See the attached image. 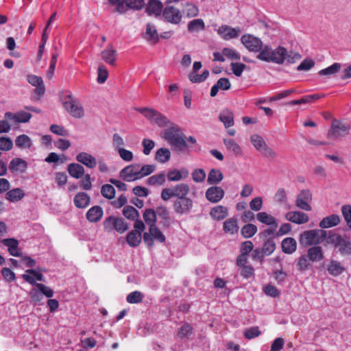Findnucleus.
<instances>
[{
  "mask_svg": "<svg viewBox=\"0 0 351 351\" xmlns=\"http://www.w3.org/2000/svg\"><path fill=\"white\" fill-rule=\"evenodd\" d=\"M103 228L107 233H111L115 230L119 234H123L129 229V225L121 217L109 216L104 219Z\"/></svg>",
  "mask_w": 351,
  "mask_h": 351,
  "instance_id": "5",
  "label": "nucleus"
},
{
  "mask_svg": "<svg viewBox=\"0 0 351 351\" xmlns=\"http://www.w3.org/2000/svg\"><path fill=\"white\" fill-rule=\"evenodd\" d=\"M258 52V59L278 64H282L285 60L288 63H293L301 58V56L298 53L288 52L283 47H278L273 49L270 46L263 44L262 48Z\"/></svg>",
  "mask_w": 351,
  "mask_h": 351,
  "instance_id": "1",
  "label": "nucleus"
},
{
  "mask_svg": "<svg viewBox=\"0 0 351 351\" xmlns=\"http://www.w3.org/2000/svg\"><path fill=\"white\" fill-rule=\"evenodd\" d=\"M250 141L253 146L265 157L274 159L276 156V152L267 146L264 139L258 134L251 136Z\"/></svg>",
  "mask_w": 351,
  "mask_h": 351,
  "instance_id": "9",
  "label": "nucleus"
},
{
  "mask_svg": "<svg viewBox=\"0 0 351 351\" xmlns=\"http://www.w3.org/2000/svg\"><path fill=\"white\" fill-rule=\"evenodd\" d=\"M143 239L149 247L154 246V240L160 243H164L166 240L165 236L156 226L149 228L148 232H144Z\"/></svg>",
  "mask_w": 351,
  "mask_h": 351,
  "instance_id": "10",
  "label": "nucleus"
},
{
  "mask_svg": "<svg viewBox=\"0 0 351 351\" xmlns=\"http://www.w3.org/2000/svg\"><path fill=\"white\" fill-rule=\"evenodd\" d=\"M340 222V217L337 215H331L324 217L320 222L319 226L322 228H328L337 226Z\"/></svg>",
  "mask_w": 351,
  "mask_h": 351,
  "instance_id": "34",
  "label": "nucleus"
},
{
  "mask_svg": "<svg viewBox=\"0 0 351 351\" xmlns=\"http://www.w3.org/2000/svg\"><path fill=\"white\" fill-rule=\"evenodd\" d=\"M101 193L104 197L111 199L115 195V189L111 184H106L101 186Z\"/></svg>",
  "mask_w": 351,
  "mask_h": 351,
  "instance_id": "56",
  "label": "nucleus"
},
{
  "mask_svg": "<svg viewBox=\"0 0 351 351\" xmlns=\"http://www.w3.org/2000/svg\"><path fill=\"white\" fill-rule=\"evenodd\" d=\"M135 110L141 113L152 123L156 124L160 127L167 125L169 121L168 119L158 111L151 108H136Z\"/></svg>",
  "mask_w": 351,
  "mask_h": 351,
  "instance_id": "6",
  "label": "nucleus"
},
{
  "mask_svg": "<svg viewBox=\"0 0 351 351\" xmlns=\"http://www.w3.org/2000/svg\"><path fill=\"white\" fill-rule=\"evenodd\" d=\"M104 211L101 206H94L86 213V219L92 223L99 221L103 217Z\"/></svg>",
  "mask_w": 351,
  "mask_h": 351,
  "instance_id": "22",
  "label": "nucleus"
},
{
  "mask_svg": "<svg viewBox=\"0 0 351 351\" xmlns=\"http://www.w3.org/2000/svg\"><path fill=\"white\" fill-rule=\"evenodd\" d=\"M144 0H125V1L126 10L128 8L140 10L144 6Z\"/></svg>",
  "mask_w": 351,
  "mask_h": 351,
  "instance_id": "58",
  "label": "nucleus"
},
{
  "mask_svg": "<svg viewBox=\"0 0 351 351\" xmlns=\"http://www.w3.org/2000/svg\"><path fill=\"white\" fill-rule=\"evenodd\" d=\"M311 261L306 254L302 255L298 259L297 269L300 271H304L311 266Z\"/></svg>",
  "mask_w": 351,
  "mask_h": 351,
  "instance_id": "51",
  "label": "nucleus"
},
{
  "mask_svg": "<svg viewBox=\"0 0 351 351\" xmlns=\"http://www.w3.org/2000/svg\"><path fill=\"white\" fill-rule=\"evenodd\" d=\"M341 69V64L338 62H335L330 65V66L322 69L319 71L318 74L319 75H327L331 76L334 75L337 73H338Z\"/></svg>",
  "mask_w": 351,
  "mask_h": 351,
  "instance_id": "47",
  "label": "nucleus"
},
{
  "mask_svg": "<svg viewBox=\"0 0 351 351\" xmlns=\"http://www.w3.org/2000/svg\"><path fill=\"white\" fill-rule=\"evenodd\" d=\"M193 206V201L188 197L176 199L173 204L174 212L178 215H186L191 212Z\"/></svg>",
  "mask_w": 351,
  "mask_h": 351,
  "instance_id": "11",
  "label": "nucleus"
},
{
  "mask_svg": "<svg viewBox=\"0 0 351 351\" xmlns=\"http://www.w3.org/2000/svg\"><path fill=\"white\" fill-rule=\"evenodd\" d=\"M219 34L222 35L225 40H230L239 36L241 30L239 27L233 28L227 25L221 26L218 30Z\"/></svg>",
  "mask_w": 351,
  "mask_h": 351,
  "instance_id": "20",
  "label": "nucleus"
},
{
  "mask_svg": "<svg viewBox=\"0 0 351 351\" xmlns=\"http://www.w3.org/2000/svg\"><path fill=\"white\" fill-rule=\"evenodd\" d=\"M311 262H319L324 258V254L320 246H313L308 249L307 254Z\"/></svg>",
  "mask_w": 351,
  "mask_h": 351,
  "instance_id": "29",
  "label": "nucleus"
},
{
  "mask_svg": "<svg viewBox=\"0 0 351 351\" xmlns=\"http://www.w3.org/2000/svg\"><path fill=\"white\" fill-rule=\"evenodd\" d=\"M69 175L75 178H80L84 174V168L78 163H71L67 167Z\"/></svg>",
  "mask_w": 351,
  "mask_h": 351,
  "instance_id": "36",
  "label": "nucleus"
},
{
  "mask_svg": "<svg viewBox=\"0 0 351 351\" xmlns=\"http://www.w3.org/2000/svg\"><path fill=\"white\" fill-rule=\"evenodd\" d=\"M204 23L201 19H194L188 24V30L189 32H199L201 29H204Z\"/></svg>",
  "mask_w": 351,
  "mask_h": 351,
  "instance_id": "55",
  "label": "nucleus"
},
{
  "mask_svg": "<svg viewBox=\"0 0 351 351\" xmlns=\"http://www.w3.org/2000/svg\"><path fill=\"white\" fill-rule=\"evenodd\" d=\"M162 8L163 5L159 0H149L146 8V12L149 15L154 14L158 16L163 11Z\"/></svg>",
  "mask_w": 351,
  "mask_h": 351,
  "instance_id": "24",
  "label": "nucleus"
},
{
  "mask_svg": "<svg viewBox=\"0 0 351 351\" xmlns=\"http://www.w3.org/2000/svg\"><path fill=\"white\" fill-rule=\"evenodd\" d=\"M143 217L149 228L156 226V213L152 208H147L144 210Z\"/></svg>",
  "mask_w": 351,
  "mask_h": 351,
  "instance_id": "37",
  "label": "nucleus"
},
{
  "mask_svg": "<svg viewBox=\"0 0 351 351\" xmlns=\"http://www.w3.org/2000/svg\"><path fill=\"white\" fill-rule=\"evenodd\" d=\"M24 196L25 193L19 188L10 190L6 193V199L11 202H18L23 198Z\"/></svg>",
  "mask_w": 351,
  "mask_h": 351,
  "instance_id": "44",
  "label": "nucleus"
},
{
  "mask_svg": "<svg viewBox=\"0 0 351 351\" xmlns=\"http://www.w3.org/2000/svg\"><path fill=\"white\" fill-rule=\"evenodd\" d=\"M162 16L170 23L179 24L182 20V14L179 9L169 5L164 8Z\"/></svg>",
  "mask_w": 351,
  "mask_h": 351,
  "instance_id": "14",
  "label": "nucleus"
},
{
  "mask_svg": "<svg viewBox=\"0 0 351 351\" xmlns=\"http://www.w3.org/2000/svg\"><path fill=\"white\" fill-rule=\"evenodd\" d=\"M224 195V190L217 186H210L205 193L206 199L213 204L219 202L223 198Z\"/></svg>",
  "mask_w": 351,
  "mask_h": 351,
  "instance_id": "15",
  "label": "nucleus"
},
{
  "mask_svg": "<svg viewBox=\"0 0 351 351\" xmlns=\"http://www.w3.org/2000/svg\"><path fill=\"white\" fill-rule=\"evenodd\" d=\"M15 144L20 149H29L32 146V141L27 135L21 134L16 138Z\"/></svg>",
  "mask_w": 351,
  "mask_h": 351,
  "instance_id": "41",
  "label": "nucleus"
},
{
  "mask_svg": "<svg viewBox=\"0 0 351 351\" xmlns=\"http://www.w3.org/2000/svg\"><path fill=\"white\" fill-rule=\"evenodd\" d=\"M145 38L149 42L156 43L158 40V34L155 26L151 23H147Z\"/></svg>",
  "mask_w": 351,
  "mask_h": 351,
  "instance_id": "42",
  "label": "nucleus"
},
{
  "mask_svg": "<svg viewBox=\"0 0 351 351\" xmlns=\"http://www.w3.org/2000/svg\"><path fill=\"white\" fill-rule=\"evenodd\" d=\"M327 237L325 230L317 229L303 232L299 238V241L304 246H308L322 243Z\"/></svg>",
  "mask_w": 351,
  "mask_h": 351,
  "instance_id": "4",
  "label": "nucleus"
},
{
  "mask_svg": "<svg viewBox=\"0 0 351 351\" xmlns=\"http://www.w3.org/2000/svg\"><path fill=\"white\" fill-rule=\"evenodd\" d=\"M76 160L89 169H93L97 166V159L87 152H80L76 156Z\"/></svg>",
  "mask_w": 351,
  "mask_h": 351,
  "instance_id": "19",
  "label": "nucleus"
},
{
  "mask_svg": "<svg viewBox=\"0 0 351 351\" xmlns=\"http://www.w3.org/2000/svg\"><path fill=\"white\" fill-rule=\"evenodd\" d=\"M162 137L173 147L179 150L186 148V143L183 134L177 126H172L165 130Z\"/></svg>",
  "mask_w": 351,
  "mask_h": 351,
  "instance_id": "3",
  "label": "nucleus"
},
{
  "mask_svg": "<svg viewBox=\"0 0 351 351\" xmlns=\"http://www.w3.org/2000/svg\"><path fill=\"white\" fill-rule=\"evenodd\" d=\"M120 177L126 182L138 180V164H132L121 169Z\"/></svg>",
  "mask_w": 351,
  "mask_h": 351,
  "instance_id": "16",
  "label": "nucleus"
},
{
  "mask_svg": "<svg viewBox=\"0 0 351 351\" xmlns=\"http://www.w3.org/2000/svg\"><path fill=\"white\" fill-rule=\"evenodd\" d=\"M282 251L287 254H292L297 250V242L292 237H287L281 242Z\"/></svg>",
  "mask_w": 351,
  "mask_h": 351,
  "instance_id": "23",
  "label": "nucleus"
},
{
  "mask_svg": "<svg viewBox=\"0 0 351 351\" xmlns=\"http://www.w3.org/2000/svg\"><path fill=\"white\" fill-rule=\"evenodd\" d=\"M223 230L227 234H233L239 230L237 219L235 218H230L226 220L223 224Z\"/></svg>",
  "mask_w": 351,
  "mask_h": 351,
  "instance_id": "35",
  "label": "nucleus"
},
{
  "mask_svg": "<svg viewBox=\"0 0 351 351\" xmlns=\"http://www.w3.org/2000/svg\"><path fill=\"white\" fill-rule=\"evenodd\" d=\"M156 216L162 220L161 223L163 226L168 227L170 224V215L167 208L165 206H158L155 210Z\"/></svg>",
  "mask_w": 351,
  "mask_h": 351,
  "instance_id": "31",
  "label": "nucleus"
},
{
  "mask_svg": "<svg viewBox=\"0 0 351 351\" xmlns=\"http://www.w3.org/2000/svg\"><path fill=\"white\" fill-rule=\"evenodd\" d=\"M27 167V163L25 160L16 158L11 160L9 165V169L11 171L25 172Z\"/></svg>",
  "mask_w": 351,
  "mask_h": 351,
  "instance_id": "32",
  "label": "nucleus"
},
{
  "mask_svg": "<svg viewBox=\"0 0 351 351\" xmlns=\"http://www.w3.org/2000/svg\"><path fill=\"white\" fill-rule=\"evenodd\" d=\"M350 125L342 121L335 119L327 133V137L332 140H338L349 133Z\"/></svg>",
  "mask_w": 351,
  "mask_h": 351,
  "instance_id": "7",
  "label": "nucleus"
},
{
  "mask_svg": "<svg viewBox=\"0 0 351 351\" xmlns=\"http://www.w3.org/2000/svg\"><path fill=\"white\" fill-rule=\"evenodd\" d=\"M64 107L74 118L80 119L84 115L82 104L75 100L71 95H67L63 102Z\"/></svg>",
  "mask_w": 351,
  "mask_h": 351,
  "instance_id": "8",
  "label": "nucleus"
},
{
  "mask_svg": "<svg viewBox=\"0 0 351 351\" xmlns=\"http://www.w3.org/2000/svg\"><path fill=\"white\" fill-rule=\"evenodd\" d=\"M223 143L226 148L232 152L235 156H241L242 154L241 147L234 140L224 138Z\"/></svg>",
  "mask_w": 351,
  "mask_h": 351,
  "instance_id": "38",
  "label": "nucleus"
},
{
  "mask_svg": "<svg viewBox=\"0 0 351 351\" xmlns=\"http://www.w3.org/2000/svg\"><path fill=\"white\" fill-rule=\"evenodd\" d=\"M108 76V72L106 68L104 65H101L98 68V76H97V82L99 84L104 83Z\"/></svg>",
  "mask_w": 351,
  "mask_h": 351,
  "instance_id": "64",
  "label": "nucleus"
},
{
  "mask_svg": "<svg viewBox=\"0 0 351 351\" xmlns=\"http://www.w3.org/2000/svg\"><path fill=\"white\" fill-rule=\"evenodd\" d=\"M117 57V53L112 47H109L101 52V58L105 62L110 65H114Z\"/></svg>",
  "mask_w": 351,
  "mask_h": 351,
  "instance_id": "28",
  "label": "nucleus"
},
{
  "mask_svg": "<svg viewBox=\"0 0 351 351\" xmlns=\"http://www.w3.org/2000/svg\"><path fill=\"white\" fill-rule=\"evenodd\" d=\"M155 169L156 166L154 165H145L141 166V165L138 164V178L141 179L150 175L155 171Z\"/></svg>",
  "mask_w": 351,
  "mask_h": 351,
  "instance_id": "54",
  "label": "nucleus"
},
{
  "mask_svg": "<svg viewBox=\"0 0 351 351\" xmlns=\"http://www.w3.org/2000/svg\"><path fill=\"white\" fill-rule=\"evenodd\" d=\"M256 232L257 227L252 223L245 225L241 230V233L245 238H250L253 237Z\"/></svg>",
  "mask_w": 351,
  "mask_h": 351,
  "instance_id": "53",
  "label": "nucleus"
},
{
  "mask_svg": "<svg viewBox=\"0 0 351 351\" xmlns=\"http://www.w3.org/2000/svg\"><path fill=\"white\" fill-rule=\"evenodd\" d=\"M165 177H166V175L164 171L161 172L160 173L152 176L149 178H148V179L147 180V184L148 185H152V186L162 185L165 182V180H166Z\"/></svg>",
  "mask_w": 351,
  "mask_h": 351,
  "instance_id": "46",
  "label": "nucleus"
},
{
  "mask_svg": "<svg viewBox=\"0 0 351 351\" xmlns=\"http://www.w3.org/2000/svg\"><path fill=\"white\" fill-rule=\"evenodd\" d=\"M256 218L258 221L266 225L274 226V227L278 226L276 219L265 212L258 213L256 215Z\"/></svg>",
  "mask_w": 351,
  "mask_h": 351,
  "instance_id": "43",
  "label": "nucleus"
},
{
  "mask_svg": "<svg viewBox=\"0 0 351 351\" xmlns=\"http://www.w3.org/2000/svg\"><path fill=\"white\" fill-rule=\"evenodd\" d=\"M332 241L341 254H351V242L348 238L335 235Z\"/></svg>",
  "mask_w": 351,
  "mask_h": 351,
  "instance_id": "17",
  "label": "nucleus"
},
{
  "mask_svg": "<svg viewBox=\"0 0 351 351\" xmlns=\"http://www.w3.org/2000/svg\"><path fill=\"white\" fill-rule=\"evenodd\" d=\"M328 271L330 275L336 276L342 274L344 271V268L339 262L331 261L328 265Z\"/></svg>",
  "mask_w": 351,
  "mask_h": 351,
  "instance_id": "48",
  "label": "nucleus"
},
{
  "mask_svg": "<svg viewBox=\"0 0 351 351\" xmlns=\"http://www.w3.org/2000/svg\"><path fill=\"white\" fill-rule=\"evenodd\" d=\"M341 213L347 226L350 228L351 226V205L342 206Z\"/></svg>",
  "mask_w": 351,
  "mask_h": 351,
  "instance_id": "59",
  "label": "nucleus"
},
{
  "mask_svg": "<svg viewBox=\"0 0 351 351\" xmlns=\"http://www.w3.org/2000/svg\"><path fill=\"white\" fill-rule=\"evenodd\" d=\"M27 80L29 84L34 86H36V93L42 95L45 93V86L43 84V79L35 75H29L27 76Z\"/></svg>",
  "mask_w": 351,
  "mask_h": 351,
  "instance_id": "27",
  "label": "nucleus"
},
{
  "mask_svg": "<svg viewBox=\"0 0 351 351\" xmlns=\"http://www.w3.org/2000/svg\"><path fill=\"white\" fill-rule=\"evenodd\" d=\"M206 174L204 169H197L192 173V178L195 182H202L206 179Z\"/></svg>",
  "mask_w": 351,
  "mask_h": 351,
  "instance_id": "60",
  "label": "nucleus"
},
{
  "mask_svg": "<svg viewBox=\"0 0 351 351\" xmlns=\"http://www.w3.org/2000/svg\"><path fill=\"white\" fill-rule=\"evenodd\" d=\"M171 189L173 197H177V199L186 197L190 191L189 186L185 183L178 184Z\"/></svg>",
  "mask_w": 351,
  "mask_h": 351,
  "instance_id": "30",
  "label": "nucleus"
},
{
  "mask_svg": "<svg viewBox=\"0 0 351 351\" xmlns=\"http://www.w3.org/2000/svg\"><path fill=\"white\" fill-rule=\"evenodd\" d=\"M322 96L319 94H313V95H306L304 97H302L300 99L293 100L289 103L291 105H298V104H307V103H312L315 100H317L320 99Z\"/></svg>",
  "mask_w": 351,
  "mask_h": 351,
  "instance_id": "52",
  "label": "nucleus"
},
{
  "mask_svg": "<svg viewBox=\"0 0 351 351\" xmlns=\"http://www.w3.org/2000/svg\"><path fill=\"white\" fill-rule=\"evenodd\" d=\"M276 250V243L273 239H267L262 247L261 252L265 256L271 255Z\"/></svg>",
  "mask_w": 351,
  "mask_h": 351,
  "instance_id": "49",
  "label": "nucleus"
},
{
  "mask_svg": "<svg viewBox=\"0 0 351 351\" xmlns=\"http://www.w3.org/2000/svg\"><path fill=\"white\" fill-rule=\"evenodd\" d=\"M285 218L287 221L296 224L305 223L309 221L308 216L300 211H289L286 214Z\"/></svg>",
  "mask_w": 351,
  "mask_h": 351,
  "instance_id": "18",
  "label": "nucleus"
},
{
  "mask_svg": "<svg viewBox=\"0 0 351 351\" xmlns=\"http://www.w3.org/2000/svg\"><path fill=\"white\" fill-rule=\"evenodd\" d=\"M22 278L30 285H35V288L32 289L29 293L31 302L34 305L41 304L43 300V295L49 298L53 296L54 291L51 287L42 283H36L33 277L26 274H23Z\"/></svg>",
  "mask_w": 351,
  "mask_h": 351,
  "instance_id": "2",
  "label": "nucleus"
},
{
  "mask_svg": "<svg viewBox=\"0 0 351 351\" xmlns=\"http://www.w3.org/2000/svg\"><path fill=\"white\" fill-rule=\"evenodd\" d=\"M171 152L167 148H160L157 150L155 160L160 163H165L170 160Z\"/></svg>",
  "mask_w": 351,
  "mask_h": 351,
  "instance_id": "45",
  "label": "nucleus"
},
{
  "mask_svg": "<svg viewBox=\"0 0 351 351\" xmlns=\"http://www.w3.org/2000/svg\"><path fill=\"white\" fill-rule=\"evenodd\" d=\"M219 118L226 128L234 125V114L228 110L222 111L220 113Z\"/></svg>",
  "mask_w": 351,
  "mask_h": 351,
  "instance_id": "40",
  "label": "nucleus"
},
{
  "mask_svg": "<svg viewBox=\"0 0 351 351\" xmlns=\"http://www.w3.org/2000/svg\"><path fill=\"white\" fill-rule=\"evenodd\" d=\"M228 215V208L223 206H217L212 208L210 210V217L217 221H221L225 219Z\"/></svg>",
  "mask_w": 351,
  "mask_h": 351,
  "instance_id": "25",
  "label": "nucleus"
},
{
  "mask_svg": "<svg viewBox=\"0 0 351 351\" xmlns=\"http://www.w3.org/2000/svg\"><path fill=\"white\" fill-rule=\"evenodd\" d=\"M189 176V171L187 169L182 168L180 169H172L169 171L167 177L170 182H178L183 179H186Z\"/></svg>",
  "mask_w": 351,
  "mask_h": 351,
  "instance_id": "21",
  "label": "nucleus"
},
{
  "mask_svg": "<svg viewBox=\"0 0 351 351\" xmlns=\"http://www.w3.org/2000/svg\"><path fill=\"white\" fill-rule=\"evenodd\" d=\"M73 202L77 208H84L89 205L90 197L87 193L84 192H80L74 197Z\"/></svg>",
  "mask_w": 351,
  "mask_h": 351,
  "instance_id": "26",
  "label": "nucleus"
},
{
  "mask_svg": "<svg viewBox=\"0 0 351 351\" xmlns=\"http://www.w3.org/2000/svg\"><path fill=\"white\" fill-rule=\"evenodd\" d=\"M142 145L143 147V152L145 155L147 156L150 154L151 151L155 146V143L149 138H144L142 141Z\"/></svg>",
  "mask_w": 351,
  "mask_h": 351,
  "instance_id": "63",
  "label": "nucleus"
},
{
  "mask_svg": "<svg viewBox=\"0 0 351 351\" xmlns=\"http://www.w3.org/2000/svg\"><path fill=\"white\" fill-rule=\"evenodd\" d=\"M223 179V174L221 170L212 169L208 175L207 182L208 184L214 185L219 184Z\"/></svg>",
  "mask_w": 351,
  "mask_h": 351,
  "instance_id": "33",
  "label": "nucleus"
},
{
  "mask_svg": "<svg viewBox=\"0 0 351 351\" xmlns=\"http://www.w3.org/2000/svg\"><path fill=\"white\" fill-rule=\"evenodd\" d=\"M242 44L252 52H258L262 48V40L252 34H244L241 38Z\"/></svg>",
  "mask_w": 351,
  "mask_h": 351,
  "instance_id": "13",
  "label": "nucleus"
},
{
  "mask_svg": "<svg viewBox=\"0 0 351 351\" xmlns=\"http://www.w3.org/2000/svg\"><path fill=\"white\" fill-rule=\"evenodd\" d=\"M142 234L138 231H130L126 237L128 244L132 247H137L141 242Z\"/></svg>",
  "mask_w": 351,
  "mask_h": 351,
  "instance_id": "39",
  "label": "nucleus"
},
{
  "mask_svg": "<svg viewBox=\"0 0 351 351\" xmlns=\"http://www.w3.org/2000/svg\"><path fill=\"white\" fill-rule=\"evenodd\" d=\"M123 215L127 219L134 221L139 218L138 211L132 206H127L123 210Z\"/></svg>",
  "mask_w": 351,
  "mask_h": 351,
  "instance_id": "50",
  "label": "nucleus"
},
{
  "mask_svg": "<svg viewBox=\"0 0 351 351\" xmlns=\"http://www.w3.org/2000/svg\"><path fill=\"white\" fill-rule=\"evenodd\" d=\"M143 298V295L141 292L135 291L129 293L127 296V302L130 304L140 303Z\"/></svg>",
  "mask_w": 351,
  "mask_h": 351,
  "instance_id": "57",
  "label": "nucleus"
},
{
  "mask_svg": "<svg viewBox=\"0 0 351 351\" xmlns=\"http://www.w3.org/2000/svg\"><path fill=\"white\" fill-rule=\"evenodd\" d=\"M112 5H115V12L123 14L126 12V6L125 5V0H108Z\"/></svg>",
  "mask_w": 351,
  "mask_h": 351,
  "instance_id": "62",
  "label": "nucleus"
},
{
  "mask_svg": "<svg viewBox=\"0 0 351 351\" xmlns=\"http://www.w3.org/2000/svg\"><path fill=\"white\" fill-rule=\"evenodd\" d=\"M13 143L11 138L6 136L0 137V149L2 151H9L12 149Z\"/></svg>",
  "mask_w": 351,
  "mask_h": 351,
  "instance_id": "61",
  "label": "nucleus"
},
{
  "mask_svg": "<svg viewBox=\"0 0 351 351\" xmlns=\"http://www.w3.org/2000/svg\"><path fill=\"white\" fill-rule=\"evenodd\" d=\"M312 200V194L308 189L302 190L296 197L295 206L303 210L311 211L312 210L310 204Z\"/></svg>",
  "mask_w": 351,
  "mask_h": 351,
  "instance_id": "12",
  "label": "nucleus"
}]
</instances>
